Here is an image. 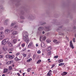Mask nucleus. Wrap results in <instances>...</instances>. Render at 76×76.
I'll list each match as a JSON object with an SVG mask.
<instances>
[{
  "mask_svg": "<svg viewBox=\"0 0 76 76\" xmlns=\"http://www.w3.org/2000/svg\"><path fill=\"white\" fill-rule=\"evenodd\" d=\"M60 43V42L58 41L56 42V44H59Z\"/></svg>",
  "mask_w": 76,
  "mask_h": 76,
  "instance_id": "48",
  "label": "nucleus"
},
{
  "mask_svg": "<svg viewBox=\"0 0 76 76\" xmlns=\"http://www.w3.org/2000/svg\"><path fill=\"white\" fill-rule=\"evenodd\" d=\"M15 61H20V60H21V59L18 58L17 57H16L15 58Z\"/></svg>",
  "mask_w": 76,
  "mask_h": 76,
  "instance_id": "14",
  "label": "nucleus"
},
{
  "mask_svg": "<svg viewBox=\"0 0 76 76\" xmlns=\"http://www.w3.org/2000/svg\"><path fill=\"white\" fill-rule=\"evenodd\" d=\"M2 49L3 51L6 52L7 51V48L5 46H4L2 48Z\"/></svg>",
  "mask_w": 76,
  "mask_h": 76,
  "instance_id": "12",
  "label": "nucleus"
},
{
  "mask_svg": "<svg viewBox=\"0 0 76 76\" xmlns=\"http://www.w3.org/2000/svg\"><path fill=\"white\" fill-rule=\"evenodd\" d=\"M18 34V31H14L12 32V35H17Z\"/></svg>",
  "mask_w": 76,
  "mask_h": 76,
  "instance_id": "5",
  "label": "nucleus"
},
{
  "mask_svg": "<svg viewBox=\"0 0 76 76\" xmlns=\"http://www.w3.org/2000/svg\"><path fill=\"white\" fill-rule=\"evenodd\" d=\"M54 67V65H53L52 66V67L51 68H53Z\"/></svg>",
  "mask_w": 76,
  "mask_h": 76,
  "instance_id": "52",
  "label": "nucleus"
},
{
  "mask_svg": "<svg viewBox=\"0 0 76 76\" xmlns=\"http://www.w3.org/2000/svg\"><path fill=\"white\" fill-rule=\"evenodd\" d=\"M8 72V69L7 68H5L4 69V71L3 73H7Z\"/></svg>",
  "mask_w": 76,
  "mask_h": 76,
  "instance_id": "8",
  "label": "nucleus"
},
{
  "mask_svg": "<svg viewBox=\"0 0 76 76\" xmlns=\"http://www.w3.org/2000/svg\"><path fill=\"white\" fill-rule=\"evenodd\" d=\"M2 76H5V75L4 74H3L2 75Z\"/></svg>",
  "mask_w": 76,
  "mask_h": 76,
  "instance_id": "61",
  "label": "nucleus"
},
{
  "mask_svg": "<svg viewBox=\"0 0 76 76\" xmlns=\"http://www.w3.org/2000/svg\"><path fill=\"white\" fill-rule=\"evenodd\" d=\"M19 50H21V49H22V48H21V47H20L19 48Z\"/></svg>",
  "mask_w": 76,
  "mask_h": 76,
  "instance_id": "58",
  "label": "nucleus"
},
{
  "mask_svg": "<svg viewBox=\"0 0 76 76\" xmlns=\"http://www.w3.org/2000/svg\"><path fill=\"white\" fill-rule=\"evenodd\" d=\"M35 57H36V55L34 54L33 56V59H35Z\"/></svg>",
  "mask_w": 76,
  "mask_h": 76,
  "instance_id": "29",
  "label": "nucleus"
},
{
  "mask_svg": "<svg viewBox=\"0 0 76 76\" xmlns=\"http://www.w3.org/2000/svg\"><path fill=\"white\" fill-rule=\"evenodd\" d=\"M18 47H20V44L18 45Z\"/></svg>",
  "mask_w": 76,
  "mask_h": 76,
  "instance_id": "64",
  "label": "nucleus"
},
{
  "mask_svg": "<svg viewBox=\"0 0 76 76\" xmlns=\"http://www.w3.org/2000/svg\"><path fill=\"white\" fill-rule=\"evenodd\" d=\"M4 35L2 34L0 35V40H3V39L4 38Z\"/></svg>",
  "mask_w": 76,
  "mask_h": 76,
  "instance_id": "7",
  "label": "nucleus"
},
{
  "mask_svg": "<svg viewBox=\"0 0 76 76\" xmlns=\"http://www.w3.org/2000/svg\"><path fill=\"white\" fill-rule=\"evenodd\" d=\"M73 42H75V38H74L73 39Z\"/></svg>",
  "mask_w": 76,
  "mask_h": 76,
  "instance_id": "43",
  "label": "nucleus"
},
{
  "mask_svg": "<svg viewBox=\"0 0 76 76\" xmlns=\"http://www.w3.org/2000/svg\"><path fill=\"white\" fill-rule=\"evenodd\" d=\"M51 50V47H49L48 48V49H47V51H50Z\"/></svg>",
  "mask_w": 76,
  "mask_h": 76,
  "instance_id": "19",
  "label": "nucleus"
},
{
  "mask_svg": "<svg viewBox=\"0 0 76 76\" xmlns=\"http://www.w3.org/2000/svg\"><path fill=\"white\" fill-rule=\"evenodd\" d=\"M15 23H11V26H14V25H15Z\"/></svg>",
  "mask_w": 76,
  "mask_h": 76,
  "instance_id": "26",
  "label": "nucleus"
},
{
  "mask_svg": "<svg viewBox=\"0 0 76 76\" xmlns=\"http://www.w3.org/2000/svg\"><path fill=\"white\" fill-rule=\"evenodd\" d=\"M3 57V56L1 55H0V58H2Z\"/></svg>",
  "mask_w": 76,
  "mask_h": 76,
  "instance_id": "40",
  "label": "nucleus"
},
{
  "mask_svg": "<svg viewBox=\"0 0 76 76\" xmlns=\"http://www.w3.org/2000/svg\"><path fill=\"white\" fill-rule=\"evenodd\" d=\"M21 19H24V18H23V17H22V16H21Z\"/></svg>",
  "mask_w": 76,
  "mask_h": 76,
  "instance_id": "55",
  "label": "nucleus"
},
{
  "mask_svg": "<svg viewBox=\"0 0 76 76\" xmlns=\"http://www.w3.org/2000/svg\"><path fill=\"white\" fill-rule=\"evenodd\" d=\"M9 19H7L5 21V23H6V22H7L8 21H9Z\"/></svg>",
  "mask_w": 76,
  "mask_h": 76,
  "instance_id": "39",
  "label": "nucleus"
},
{
  "mask_svg": "<svg viewBox=\"0 0 76 76\" xmlns=\"http://www.w3.org/2000/svg\"><path fill=\"white\" fill-rule=\"evenodd\" d=\"M54 58H58V56H54Z\"/></svg>",
  "mask_w": 76,
  "mask_h": 76,
  "instance_id": "37",
  "label": "nucleus"
},
{
  "mask_svg": "<svg viewBox=\"0 0 76 76\" xmlns=\"http://www.w3.org/2000/svg\"><path fill=\"white\" fill-rule=\"evenodd\" d=\"M44 39H43V38L42 37V36H40L39 40L40 41L42 42V41H44V40H45V39H46V37H45V36L44 37Z\"/></svg>",
  "mask_w": 76,
  "mask_h": 76,
  "instance_id": "4",
  "label": "nucleus"
},
{
  "mask_svg": "<svg viewBox=\"0 0 76 76\" xmlns=\"http://www.w3.org/2000/svg\"><path fill=\"white\" fill-rule=\"evenodd\" d=\"M57 40H56V39H54V40L53 41V42H57Z\"/></svg>",
  "mask_w": 76,
  "mask_h": 76,
  "instance_id": "38",
  "label": "nucleus"
},
{
  "mask_svg": "<svg viewBox=\"0 0 76 76\" xmlns=\"http://www.w3.org/2000/svg\"><path fill=\"white\" fill-rule=\"evenodd\" d=\"M37 53L38 54H40L41 53V51L40 50H39L37 51Z\"/></svg>",
  "mask_w": 76,
  "mask_h": 76,
  "instance_id": "34",
  "label": "nucleus"
},
{
  "mask_svg": "<svg viewBox=\"0 0 76 76\" xmlns=\"http://www.w3.org/2000/svg\"><path fill=\"white\" fill-rule=\"evenodd\" d=\"M31 61H32V59L31 58H30L29 59H28L27 61V62H30Z\"/></svg>",
  "mask_w": 76,
  "mask_h": 76,
  "instance_id": "24",
  "label": "nucleus"
},
{
  "mask_svg": "<svg viewBox=\"0 0 76 76\" xmlns=\"http://www.w3.org/2000/svg\"><path fill=\"white\" fill-rule=\"evenodd\" d=\"M9 39V38H7L2 41L1 43V45H4L6 44L7 42L9 47H12V44L10 42H8Z\"/></svg>",
  "mask_w": 76,
  "mask_h": 76,
  "instance_id": "2",
  "label": "nucleus"
},
{
  "mask_svg": "<svg viewBox=\"0 0 76 76\" xmlns=\"http://www.w3.org/2000/svg\"><path fill=\"white\" fill-rule=\"evenodd\" d=\"M26 48H24V49L23 50V51H25V50H26Z\"/></svg>",
  "mask_w": 76,
  "mask_h": 76,
  "instance_id": "44",
  "label": "nucleus"
},
{
  "mask_svg": "<svg viewBox=\"0 0 76 76\" xmlns=\"http://www.w3.org/2000/svg\"><path fill=\"white\" fill-rule=\"evenodd\" d=\"M25 73H23V76H25Z\"/></svg>",
  "mask_w": 76,
  "mask_h": 76,
  "instance_id": "54",
  "label": "nucleus"
},
{
  "mask_svg": "<svg viewBox=\"0 0 76 76\" xmlns=\"http://www.w3.org/2000/svg\"><path fill=\"white\" fill-rule=\"evenodd\" d=\"M41 45L42 47H45V44L44 42H41Z\"/></svg>",
  "mask_w": 76,
  "mask_h": 76,
  "instance_id": "9",
  "label": "nucleus"
},
{
  "mask_svg": "<svg viewBox=\"0 0 76 76\" xmlns=\"http://www.w3.org/2000/svg\"><path fill=\"white\" fill-rule=\"evenodd\" d=\"M3 28H4L3 27H1V30H3Z\"/></svg>",
  "mask_w": 76,
  "mask_h": 76,
  "instance_id": "51",
  "label": "nucleus"
},
{
  "mask_svg": "<svg viewBox=\"0 0 76 76\" xmlns=\"http://www.w3.org/2000/svg\"><path fill=\"white\" fill-rule=\"evenodd\" d=\"M31 46H30L29 44V45L28 46V48H30V47H31Z\"/></svg>",
  "mask_w": 76,
  "mask_h": 76,
  "instance_id": "45",
  "label": "nucleus"
},
{
  "mask_svg": "<svg viewBox=\"0 0 76 76\" xmlns=\"http://www.w3.org/2000/svg\"><path fill=\"white\" fill-rule=\"evenodd\" d=\"M52 72V71H51V70H50L48 73H49V74H51V72Z\"/></svg>",
  "mask_w": 76,
  "mask_h": 76,
  "instance_id": "30",
  "label": "nucleus"
},
{
  "mask_svg": "<svg viewBox=\"0 0 76 76\" xmlns=\"http://www.w3.org/2000/svg\"><path fill=\"white\" fill-rule=\"evenodd\" d=\"M12 41L14 44H16V42H17V39H14Z\"/></svg>",
  "mask_w": 76,
  "mask_h": 76,
  "instance_id": "13",
  "label": "nucleus"
},
{
  "mask_svg": "<svg viewBox=\"0 0 76 76\" xmlns=\"http://www.w3.org/2000/svg\"><path fill=\"white\" fill-rule=\"evenodd\" d=\"M15 37L14 36H12L11 37L12 38H15Z\"/></svg>",
  "mask_w": 76,
  "mask_h": 76,
  "instance_id": "47",
  "label": "nucleus"
},
{
  "mask_svg": "<svg viewBox=\"0 0 76 76\" xmlns=\"http://www.w3.org/2000/svg\"><path fill=\"white\" fill-rule=\"evenodd\" d=\"M23 57H26V54H23Z\"/></svg>",
  "mask_w": 76,
  "mask_h": 76,
  "instance_id": "31",
  "label": "nucleus"
},
{
  "mask_svg": "<svg viewBox=\"0 0 76 76\" xmlns=\"http://www.w3.org/2000/svg\"><path fill=\"white\" fill-rule=\"evenodd\" d=\"M53 72H54V73H56V72H57V71H56V70H54L53 71Z\"/></svg>",
  "mask_w": 76,
  "mask_h": 76,
  "instance_id": "50",
  "label": "nucleus"
},
{
  "mask_svg": "<svg viewBox=\"0 0 76 76\" xmlns=\"http://www.w3.org/2000/svg\"><path fill=\"white\" fill-rule=\"evenodd\" d=\"M36 47H38V44H36Z\"/></svg>",
  "mask_w": 76,
  "mask_h": 76,
  "instance_id": "53",
  "label": "nucleus"
},
{
  "mask_svg": "<svg viewBox=\"0 0 76 76\" xmlns=\"http://www.w3.org/2000/svg\"><path fill=\"white\" fill-rule=\"evenodd\" d=\"M33 43L32 42H31L29 44V45H30V46H32V45Z\"/></svg>",
  "mask_w": 76,
  "mask_h": 76,
  "instance_id": "28",
  "label": "nucleus"
},
{
  "mask_svg": "<svg viewBox=\"0 0 76 76\" xmlns=\"http://www.w3.org/2000/svg\"><path fill=\"white\" fill-rule=\"evenodd\" d=\"M51 51H50L48 53L47 55L48 56H50V55H51Z\"/></svg>",
  "mask_w": 76,
  "mask_h": 76,
  "instance_id": "22",
  "label": "nucleus"
},
{
  "mask_svg": "<svg viewBox=\"0 0 76 76\" xmlns=\"http://www.w3.org/2000/svg\"><path fill=\"white\" fill-rule=\"evenodd\" d=\"M46 42H47V43H50V42H51V41L50 39H48L46 40Z\"/></svg>",
  "mask_w": 76,
  "mask_h": 76,
  "instance_id": "18",
  "label": "nucleus"
},
{
  "mask_svg": "<svg viewBox=\"0 0 76 76\" xmlns=\"http://www.w3.org/2000/svg\"><path fill=\"white\" fill-rule=\"evenodd\" d=\"M67 75V72H64L61 74L62 76H65Z\"/></svg>",
  "mask_w": 76,
  "mask_h": 76,
  "instance_id": "10",
  "label": "nucleus"
},
{
  "mask_svg": "<svg viewBox=\"0 0 76 76\" xmlns=\"http://www.w3.org/2000/svg\"><path fill=\"white\" fill-rule=\"evenodd\" d=\"M63 59H61L58 60V62L59 63H61V62H63Z\"/></svg>",
  "mask_w": 76,
  "mask_h": 76,
  "instance_id": "20",
  "label": "nucleus"
},
{
  "mask_svg": "<svg viewBox=\"0 0 76 76\" xmlns=\"http://www.w3.org/2000/svg\"><path fill=\"white\" fill-rule=\"evenodd\" d=\"M28 52H30V50H28Z\"/></svg>",
  "mask_w": 76,
  "mask_h": 76,
  "instance_id": "63",
  "label": "nucleus"
},
{
  "mask_svg": "<svg viewBox=\"0 0 76 76\" xmlns=\"http://www.w3.org/2000/svg\"><path fill=\"white\" fill-rule=\"evenodd\" d=\"M51 75V74H50L48 73L47 76H50Z\"/></svg>",
  "mask_w": 76,
  "mask_h": 76,
  "instance_id": "41",
  "label": "nucleus"
},
{
  "mask_svg": "<svg viewBox=\"0 0 76 76\" xmlns=\"http://www.w3.org/2000/svg\"><path fill=\"white\" fill-rule=\"evenodd\" d=\"M9 70H12V66H9Z\"/></svg>",
  "mask_w": 76,
  "mask_h": 76,
  "instance_id": "25",
  "label": "nucleus"
},
{
  "mask_svg": "<svg viewBox=\"0 0 76 76\" xmlns=\"http://www.w3.org/2000/svg\"><path fill=\"white\" fill-rule=\"evenodd\" d=\"M10 32V31H9V29H6L5 30V33H6V34H7L8 33H9Z\"/></svg>",
  "mask_w": 76,
  "mask_h": 76,
  "instance_id": "15",
  "label": "nucleus"
},
{
  "mask_svg": "<svg viewBox=\"0 0 76 76\" xmlns=\"http://www.w3.org/2000/svg\"><path fill=\"white\" fill-rule=\"evenodd\" d=\"M12 67H14V66H15V65L14 64H13L12 65Z\"/></svg>",
  "mask_w": 76,
  "mask_h": 76,
  "instance_id": "60",
  "label": "nucleus"
},
{
  "mask_svg": "<svg viewBox=\"0 0 76 76\" xmlns=\"http://www.w3.org/2000/svg\"><path fill=\"white\" fill-rule=\"evenodd\" d=\"M50 59H48V61H50Z\"/></svg>",
  "mask_w": 76,
  "mask_h": 76,
  "instance_id": "59",
  "label": "nucleus"
},
{
  "mask_svg": "<svg viewBox=\"0 0 76 76\" xmlns=\"http://www.w3.org/2000/svg\"><path fill=\"white\" fill-rule=\"evenodd\" d=\"M59 35H64V34L61 33H59Z\"/></svg>",
  "mask_w": 76,
  "mask_h": 76,
  "instance_id": "32",
  "label": "nucleus"
},
{
  "mask_svg": "<svg viewBox=\"0 0 76 76\" xmlns=\"http://www.w3.org/2000/svg\"><path fill=\"white\" fill-rule=\"evenodd\" d=\"M41 61V60H39L37 62V64H39L40 62Z\"/></svg>",
  "mask_w": 76,
  "mask_h": 76,
  "instance_id": "27",
  "label": "nucleus"
},
{
  "mask_svg": "<svg viewBox=\"0 0 76 76\" xmlns=\"http://www.w3.org/2000/svg\"><path fill=\"white\" fill-rule=\"evenodd\" d=\"M31 69L32 68H30L28 69H27L28 72H30V70H31Z\"/></svg>",
  "mask_w": 76,
  "mask_h": 76,
  "instance_id": "23",
  "label": "nucleus"
},
{
  "mask_svg": "<svg viewBox=\"0 0 76 76\" xmlns=\"http://www.w3.org/2000/svg\"><path fill=\"white\" fill-rule=\"evenodd\" d=\"M43 29H44V28L43 27H40L38 28V30L39 31H41V30H43Z\"/></svg>",
  "mask_w": 76,
  "mask_h": 76,
  "instance_id": "16",
  "label": "nucleus"
},
{
  "mask_svg": "<svg viewBox=\"0 0 76 76\" xmlns=\"http://www.w3.org/2000/svg\"><path fill=\"white\" fill-rule=\"evenodd\" d=\"M28 35L29 34L27 31L25 32L23 34V39L24 41L26 42L27 44H28L30 41V39L28 37Z\"/></svg>",
  "mask_w": 76,
  "mask_h": 76,
  "instance_id": "1",
  "label": "nucleus"
},
{
  "mask_svg": "<svg viewBox=\"0 0 76 76\" xmlns=\"http://www.w3.org/2000/svg\"><path fill=\"white\" fill-rule=\"evenodd\" d=\"M8 74L9 75H12V72H8Z\"/></svg>",
  "mask_w": 76,
  "mask_h": 76,
  "instance_id": "35",
  "label": "nucleus"
},
{
  "mask_svg": "<svg viewBox=\"0 0 76 76\" xmlns=\"http://www.w3.org/2000/svg\"><path fill=\"white\" fill-rule=\"evenodd\" d=\"M45 31H50V29L49 27H45Z\"/></svg>",
  "mask_w": 76,
  "mask_h": 76,
  "instance_id": "17",
  "label": "nucleus"
},
{
  "mask_svg": "<svg viewBox=\"0 0 76 76\" xmlns=\"http://www.w3.org/2000/svg\"><path fill=\"white\" fill-rule=\"evenodd\" d=\"M19 54H20V53H17L16 54V56H19Z\"/></svg>",
  "mask_w": 76,
  "mask_h": 76,
  "instance_id": "36",
  "label": "nucleus"
},
{
  "mask_svg": "<svg viewBox=\"0 0 76 76\" xmlns=\"http://www.w3.org/2000/svg\"><path fill=\"white\" fill-rule=\"evenodd\" d=\"M45 34V32L43 31L42 32V34Z\"/></svg>",
  "mask_w": 76,
  "mask_h": 76,
  "instance_id": "56",
  "label": "nucleus"
},
{
  "mask_svg": "<svg viewBox=\"0 0 76 76\" xmlns=\"http://www.w3.org/2000/svg\"><path fill=\"white\" fill-rule=\"evenodd\" d=\"M2 34H3V32L1 31L0 32V35H1Z\"/></svg>",
  "mask_w": 76,
  "mask_h": 76,
  "instance_id": "33",
  "label": "nucleus"
},
{
  "mask_svg": "<svg viewBox=\"0 0 76 76\" xmlns=\"http://www.w3.org/2000/svg\"><path fill=\"white\" fill-rule=\"evenodd\" d=\"M18 28V26L16 25L14 26V28H15V29H16Z\"/></svg>",
  "mask_w": 76,
  "mask_h": 76,
  "instance_id": "42",
  "label": "nucleus"
},
{
  "mask_svg": "<svg viewBox=\"0 0 76 76\" xmlns=\"http://www.w3.org/2000/svg\"><path fill=\"white\" fill-rule=\"evenodd\" d=\"M64 63H61L59 64L58 65L59 66H63L64 65Z\"/></svg>",
  "mask_w": 76,
  "mask_h": 76,
  "instance_id": "21",
  "label": "nucleus"
},
{
  "mask_svg": "<svg viewBox=\"0 0 76 76\" xmlns=\"http://www.w3.org/2000/svg\"><path fill=\"white\" fill-rule=\"evenodd\" d=\"M17 75H18L19 76H20V74H19V73H17Z\"/></svg>",
  "mask_w": 76,
  "mask_h": 76,
  "instance_id": "49",
  "label": "nucleus"
},
{
  "mask_svg": "<svg viewBox=\"0 0 76 76\" xmlns=\"http://www.w3.org/2000/svg\"><path fill=\"white\" fill-rule=\"evenodd\" d=\"M66 38L67 39H69V38L68 37H66Z\"/></svg>",
  "mask_w": 76,
  "mask_h": 76,
  "instance_id": "57",
  "label": "nucleus"
},
{
  "mask_svg": "<svg viewBox=\"0 0 76 76\" xmlns=\"http://www.w3.org/2000/svg\"><path fill=\"white\" fill-rule=\"evenodd\" d=\"M74 29H76V27L74 26Z\"/></svg>",
  "mask_w": 76,
  "mask_h": 76,
  "instance_id": "62",
  "label": "nucleus"
},
{
  "mask_svg": "<svg viewBox=\"0 0 76 76\" xmlns=\"http://www.w3.org/2000/svg\"><path fill=\"white\" fill-rule=\"evenodd\" d=\"M22 46L25 47V44L23 43L22 44Z\"/></svg>",
  "mask_w": 76,
  "mask_h": 76,
  "instance_id": "46",
  "label": "nucleus"
},
{
  "mask_svg": "<svg viewBox=\"0 0 76 76\" xmlns=\"http://www.w3.org/2000/svg\"><path fill=\"white\" fill-rule=\"evenodd\" d=\"M13 63V61H11L8 62L7 63V64H12V63Z\"/></svg>",
  "mask_w": 76,
  "mask_h": 76,
  "instance_id": "11",
  "label": "nucleus"
},
{
  "mask_svg": "<svg viewBox=\"0 0 76 76\" xmlns=\"http://www.w3.org/2000/svg\"><path fill=\"white\" fill-rule=\"evenodd\" d=\"M70 45L72 48L73 49L74 48V47H73V43H72V41H71L70 42Z\"/></svg>",
  "mask_w": 76,
  "mask_h": 76,
  "instance_id": "6",
  "label": "nucleus"
},
{
  "mask_svg": "<svg viewBox=\"0 0 76 76\" xmlns=\"http://www.w3.org/2000/svg\"><path fill=\"white\" fill-rule=\"evenodd\" d=\"M5 57L7 58H9V59H12L15 57V56L14 55H6L5 56Z\"/></svg>",
  "mask_w": 76,
  "mask_h": 76,
  "instance_id": "3",
  "label": "nucleus"
}]
</instances>
